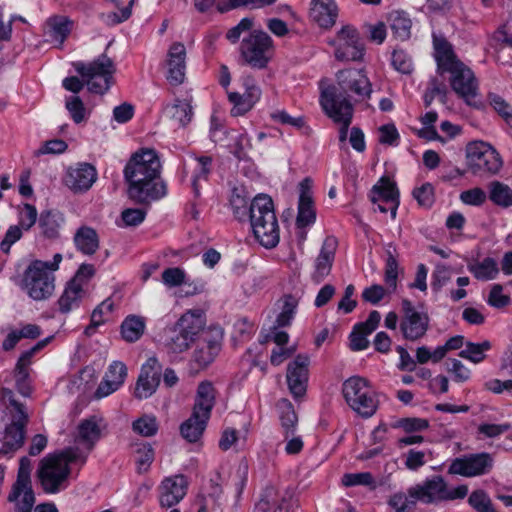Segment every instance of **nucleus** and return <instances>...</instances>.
I'll list each match as a JSON object with an SVG mask.
<instances>
[{
	"mask_svg": "<svg viewBox=\"0 0 512 512\" xmlns=\"http://www.w3.org/2000/svg\"><path fill=\"white\" fill-rule=\"evenodd\" d=\"M243 86L245 87L243 94L228 93V99L233 104L231 110L233 116H241L249 112L261 98V89L252 76L248 75L243 78Z\"/></svg>",
	"mask_w": 512,
	"mask_h": 512,
	"instance_id": "nucleus-19",
	"label": "nucleus"
},
{
	"mask_svg": "<svg viewBox=\"0 0 512 512\" xmlns=\"http://www.w3.org/2000/svg\"><path fill=\"white\" fill-rule=\"evenodd\" d=\"M65 107L75 123H81L86 118V108L78 96H70L66 99Z\"/></svg>",
	"mask_w": 512,
	"mask_h": 512,
	"instance_id": "nucleus-54",
	"label": "nucleus"
},
{
	"mask_svg": "<svg viewBox=\"0 0 512 512\" xmlns=\"http://www.w3.org/2000/svg\"><path fill=\"white\" fill-rule=\"evenodd\" d=\"M0 404L7 410L11 421L3 434L0 455L11 457L24 444L29 417L23 404L14 399V394L9 389H0Z\"/></svg>",
	"mask_w": 512,
	"mask_h": 512,
	"instance_id": "nucleus-5",
	"label": "nucleus"
},
{
	"mask_svg": "<svg viewBox=\"0 0 512 512\" xmlns=\"http://www.w3.org/2000/svg\"><path fill=\"white\" fill-rule=\"evenodd\" d=\"M311 184L312 181L309 178L303 179L299 184L300 196L296 224L300 228L311 225L316 220V212L314 209V202L311 193Z\"/></svg>",
	"mask_w": 512,
	"mask_h": 512,
	"instance_id": "nucleus-25",
	"label": "nucleus"
},
{
	"mask_svg": "<svg viewBox=\"0 0 512 512\" xmlns=\"http://www.w3.org/2000/svg\"><path fill=\"white\" fill-rule=\"evenodd\" d=\"M490 348L491 344L489 341H483L482 343L467 342L465 349L459 353V356L473 363H480L485 359V352Z\"/></svg>",
	"mask_w": 512,
	"mask_h": 512,
	"instance_id": "nucleus-48",
	"label": "nucleus"
},
{
	"mask_svg": "<svg viewBox=\"0 0 512 512\" xmlns=\"http://www.w3.org/2000/svg\"><path fill=\"white\" fill-rule=\"evenodd\" d=\"M486 198L485 191L478 187L463 191L460 195V199L469 205H481L485 202Z\"/></svg>",
	"mask_w": 512,
	"mask_h": 512,
	"instance_id": "nucleus-64",
	"label": "nucleus"
},
{
	"mask_svg": "<svg viewBox=\"0 0 512 512\" xmlns=\"http://www.w3.org/2000/svg\"><path fill=\"white\" fill-rule=\"evenodd\" d=\"M197 162V172L192 180V188L195 196L200 195V186L199 183L201 180L206 181L207 176L211 170L212 158L210 156H201L196 159Z\"/></svg>",
	"mask_w": 512,
	"mask_h": 512,
	"instance_id": "nucleus-49",
	"label": "nucleus"
},
{
	"mask_svg": "<svg viewBox=\"0 0 512 512\" xmlns=\"http://www.w3.org/2000/svg\"><path fill=\"white\" fill-rule=\"evenodd\" d=\"M205 318L201 311H188L183 314L174 326L173 336L166 346L171 353H182L198 339L203 332Z\"/></svg>",
	"mask_w": 512,
	"mask_h": 512,
	"instance_id": "nucleus-9",
	"label": "nucleus"
},
{
	"mask_svg": "<svg viewBox=\"0 0 512 512\" xmlns=\"http://www.w3.org/2000/svg\"><path fill=\"white\" fill-rule=\"evenodd\" d=\"M126 377V365L121 361L112 362L95 392L96 397H106L115 392L120 386H122Z\"/></svg>",
	"mask_w": 512,
	"mask_h": 512,
	"instance_id": "nucleus-26",
	"label": "nucleus"
},
{
	"mask_svg": "<svg viewBox=\"0 0 512 512\" xmlns=\"http://www.w3.org/2000/svg\"><path fill=\"white\" fill-rule=\"evenodd\" d=\"M146 216V211L139 208H127L122 211L121 218L125 226H138Z\"/></svg>",
	"mask_w": 512,
	"mask_h": 512,
	"instance_id": "nucleus-63",
	"label": "nucleus"
},
{
	"mask_svg": "<svg viewBox=\"0 0 512 512\" xmlns=\"http://www.w3.org/2000/svg\"><path fill=\"white\" fill-rule=\"evenodd\" d=\"M154 460V450L149 444H142L136 450L135 463L139 474L146 473Z\"/></svg>",
	"mask_w": 512,
	"mask_h": 512,
	"instance_id": "nucleus-50",
	"label": "nucleus"
},
{
	"mask_svg": "<svg viewBox=\"0 0 512 512\" xmlns=\"http://www.w3.org/2000/svg\"><path fill=\"white\" fill-rule=\"evenodd\" d=\"M275 54L274 41L263 30L255 29L242 38L239 61L252 69H266Z\"/></svg>",
	"mask_w": 512,
	"mask_h": 512,
	"instance_id": "nucleus-6",
	"label": "nucleus"
},
{
	"mask_svg": "<svg viewBox=\"0 0 512 512\" xmlns=\"http://www.w3.org/2000/svg\"><path fill=\"white\" fill-rule=\"evenodd\" d=\"M417 502L418 500L410 498L409 493L402 492L395 493L388 500L389 506L395 512H410Z\"/></svg>",
	"mask_w": 512,
	"mask_h": 512,
	"instance_id": "nucleus-53",
	"label": "nucleus"
},
{
	"mask_svg": "<svg viewBox=\"0 0 512 512\" xmlns=\"http://www.w3.org/2000/svg\"><path fill=\"white\" fill-rule=\"evenodd\" d=\"M392 65L397 71L403 74H410L413 70L412 60L403 50H394L392 54Z\"/></svg>",
	"mask_w": 512,
	"mask_h": 512,
	"instance_id": "nucleus-58",
	"label": "nucleus"
},
{
	"mask_svg": "<svg viewBox=\"0 0 512 512\" xmlns=\"http://www.w3.org/2000/svg\"><path fill=\"white\" fill-rule=\"evenodd\" d=\"M95 268L92 264H82L70 282L79 285L86 291L89 280L94 276Z\"/></svg>",
	"mask_w": 512,
	"mask_h": 512,
	"instance_id": "nucleus-61",
	"label": "nucleus"
},
{
	"mask_svg": "<svg viewBox=\"0 0 512 512\" xmlns=\"http://www.w3.org/2000/svg\"><path fill=\"white\" fill-rule=\"evenodd\" d=\"M468 486L451 487L440 475H434L408 489L410 498L427 505L464 499L468 495Z\"/></svg>",
	"mask_w": 512,
	"mask_h": 512,
	"instance_id": "nucleus-7",
	"label": "nucleus"
},
{
	"mask_svg": "<svg viewBox=\"0 0 512 512\" xmlns=\"http://www.w3.org/2000/svg\"><path fill=\"white\" fill-rule=\"evenodd\" d=\"M7 499L15 504V510L32 511L36 501L32 484L25 483L18 486V483H14Z\"/></svg>",
	"mask_w": 512,
	"mask_h": 512,
	"instance_id": "nucleus-32",
	"label": "nucleus"
},
{
	"mask_svg": "<svg viewBox=\"0 0 512 512\" xmlns=\"http://www.w3.org/2000/svg\"><path fill=\"white\" fill-rule=\"evenodd\" d=\"M165 110L174 122V126L178 127L186 126L193 116L192 106L185 100H176L173 105L167 106Z\"/></svg>",
	"mask_w": 512,
	"mask_h": 512,
	"instance_id": "nucleus-40",
	"label": "nucleus"
},
{
	"mask_svg": "<svg viewBox=\"0 0 512 512\" xmlns=\"http://www.w3.org/2000/svg\"><path fill=\"white\" fill-rule=\"evenodd\" d=\"M434 49L438 73H449L452 90L471 105L478 92V82L474 73L457 58L451 44L444 38L434 37Z\"/></svg>",
	"mask_w": 512,
	"mask_h": 512,
	"instance_id": "nucleus-2",
	"label": "nucleus"
},
{
	"mask_svg": "<svg viewBox=\"0 0 512 512\" xmlns=\"http://www.w3.org/2000/svg\"><path fill=\"white\" fill-rule=\"evenodd\" d=\"M330 44L335 47L334 55L338 61H361L364 56V44L357 30L352 26H344Z\"/></svg>",
	"mask_w": 512,
	"mask_h": 512,
	"instance_id": "nucleus-15",
	"label": "nucleus"
},
{
	"mask_svg": "<svg viewBox=\"0 0 512 512\" xmlns=\"http://www.w3.org/2000/svg\"><path fill=\"white\" fill-rule=\"evenodd\" d=\"M281 312L276 318L274 329L289 326L298 306V300L292 295H285L282 298Z\"/></svg>",
	"mask_w": 512,
	"mask_h": 512,
	"instance_id": "nucleus-46",
	"label": "nucleus"
},
{
	"mask_svg": "<svg viewBox=\"0 0 512 512\" xmlns=\"http://www.w3.org/2000/svg\"><path fill=\"white\" fill-rule=\"evenodd\" d=\"M502 159L496 149L484 141H472L466 146V165L475 176H490L499 172Z\"/></svg>",
	"mask_w": 512,
	"mask_h": 512,
	"instance_id": "nucleus-10",
	"label": "nucleus"
},
{
	"mask_svg": "<svg viewBox=\"0 0 512 512\" xmlns=\"http://www.w3.org/2000/svg\"><path fill=\"white\" fill-rule=\"evenodd\" d=\"M224 134L230 140L227 144L230 152L239 160L246 157L245 146L249 140L246 133H240L235 130L225 131Z\"/></svg>",
	"mask_w": 512,
	"mask_h": 512,
	"instance_id": "nucleus-47",
	"label": "nucleus"
},
{
	"mask_svg": "<svg viewBox=\"0 0 512 512\" xmlns=\"http://www.w3.org/2000/svg\"><path fill=\"white\" fill-rule=\"evenodd\" d=\"M381 320V315L378 311L373 310L370 312L368 319L365 322L358 323L354 326L350 334V348L353 351H361L369 346L367 336L376 330Z\"/></svg>",
	"mask_w": 512,
	"mask_h": 512,
	"instance_id": "nucleus-27",
	"label": "nucleus"
},
{
	"mask_svg": "<svg viewBox=\"0 0 512 512\" xmlns=\"http://www.w3.org/2000/svg\"><path fill=\"white\" fill-rule=\"evenodd\" d=\"M336 249L337 240L332 236L326 237L322 244L320 253L315 259L314 272L311 275L312 280L315 283H321L330 274L335 259Z\"/></svg>",
	"mask_w": 512,
	"mask_h": 512,
	"instance_id": "nucleus-22",
	"label": "nucleus"
},
{
	"mask_svg": "<svg viewBox=\"0 0 512 512\" xmlns=\"http://www.w3.org/2000/svg\"><path fill=\"white\" fill-rule=\"evenodd\" d=\"M63 221L64 218L59 212L51 210L42 212L38 222L41 235L48 239L58 238Z\"/></svg>",
	"mask_w": 512,
	"mask_h": 512,
	"instance_id": "nucleus-36",
	"label": "nucleus"
},
{
	"mask_svg": "<svg viewBox=\"0 0 512 512\" xmlns=\"http://www.w3.org/2000/svg\"><path fill=\"white\" fill-rule=\"evenodd\" d=\"M468 503L476 512L495 511L489 496L483 490L473 491L468 498Z\"/></svg>",
	"mask_w": 512,
	"mask_h": 512,
	"instance_id": "nucleus-51",
	"label": "nucleus"
},
{
	"mask_svg": "<svg viewBox=\"0 0 512 512\" xmlns=\"http://www.w3.org/2000/svg\"><path fill=\"white\" fill-rule=\"evenodd\" d=\"M220 350V343L218 341L204 340V343L194 351L193 361L197 364L198 368L204 369L213 362L215 356Z\"/></svg>",
	"mask_w": 512,
	"mask_h": 512,
	"instance_id": "nucleus-42",
	"label": "nucleus"
},
{
	"mask_svg": "<svg viewBox=\"0 0 512 512\" xmlns=\"http://www.w3.org/2000/svg\"><path fill=\"white\" fill-rule=\"evenodd\" d=\"M489 199L496 205L507 208L512 206V189L499 181L489 184Z\"/></svg>",
	"mask_w": 512,
	"mask_h": 512,
	"instance_id": "nucleus-45",
	"label": "nucleus"
},
{
	"mask_svg": "<svg viewBox=\"0 0 512 512\" xmlns=\"http://www.w3.org/2000/svg\"><path fill=\"white\" fill-rule=\"evenodd\" d=\"M388 23L396 39L406 41L410 38L412 21L406 12L392 11L388 15Z\"/></svg>",
	"mask_w": 512,
	"mask_h": 512,
	"instance_id": "nucleus-35",
	"label": "nucleus"
},
{
	"mask_svg": "<svg viewBox=\"0 0 512 512\" xmlns=\"http://www.w3.org/2000/svg\"><path fill=\"white\" fill-rule=\"evenodd\" d=\"M342 484L347 487L356 485L373 486L374 478L370 472L348 473L343 475Z\"/></svg>",
	"mask_w": 512,
	"mask_h": 512,
	"instance_id": "nucleus-57",
	"label": "nucleus"
},
{
	"mask_svg": "<svg viewBox=\"0 0 512 512\" xmlns=\"http://www.w3.org/2000/svg\"><path fill=\"white\" fill-rule=\"evenodd\" d=\"M248 211L255 238L265 248L276 247L280 236L272 198L266 194L255 196Z\"/></svg>",
	"mask_w": 512,
	"mask_h": 512,
	"instance_id": "nucleus-4",
	"label": "nucleus"
},
{
	"mask_svg": "<svg viewBox=\"0 0 512 512\" xmlns=\"http://www.w3.org/2000/svg\"><path fill=\"white\" fill-rule=\"evenodd\" d=\"M430 318L428 314H412L410 317H402L400 330L408 341H417L423 338L429 328Z\"/></svg>",
	"mask_w": 512,
	"mask_h": 512,
	"instance_id": "nucleus-28",
	"label": "nucleus"
},
{
	"mask_svg": "<svg viewBox=\"0 0 512 512\" xmlns=\"http://www.w3.org/2000/svg\"><path fill=\"white\" fill-rule=\"evenodd\" d=\"M390 248H392V245H389V248L387 249L388 258L386 263V270H385V281L389 288H391L393 291L396 289L397 286V270H398V264L396 258L393 256Z\"/></svg>",
	"mask_w": 512,
	"mask_h": 512,
	"instance_id": "nucleus-59",
	"label": "nucleus"
},
{
	"mask_svg": "<svg viewBox=\"0 0 512 512\" xmlns=\"http://www.w3.org/2000/svg\"><path fill=\"white\" fill-rule=\"evenodd\" d=\"M185 58V46L180 42L173 43L169 49L167 60V80L171 85L177 86L183 83L186 69Z\"/></svg>",
	"mask_w": 512,
	"mask_h": 512,
	"instance_id": "nucleus-24",
	"label": "nucleus"
},
{
	"mask_svg": "<svg viewBox=\"0 0 512 512\" xmlns=\"http://www.w3.org/2000/svg\"><path fill=\"white\" fill-rule=\"evenodd\" d=\"M320 104L326 115L335 123L340 124L339 140L346 141L349 125L353 116L352 103L336 94L334 88H325L321 92Z\"/></svg>",
	"mask_w": 512,
	"mask_h": 512,
	"instance_id": "nucleus-13",
	"label": "nucleus"
},
{
	"mask_svg": "<svg viewBox=\"0 0 512 512\" xmlns=\"http://www.w3.org/2000/svg\"><path fill=\"white\" fill-rule=\"evenodd\" d=\"M68 145L60 139L46 141L42 146L34 151V156L39 157L44 154H60L66 151Z\"/></svg>",
	"mask_w": 512,
	"mask_h": 512,
	"instance_id": "nucleus-60",
	"label": "nucleus"
},
{
	"mask_svg": "<svg viewBox=\"0 0 512 512\" xmlns=\"http://www.w3.org/2000/svg\"><path fill=\"white\" fill-rule=\"evenodd\" d=\"M185 279V273L178 267L167 268L162 272V281L169 287L180 286Z\"/></svg>",
	"mask_w": 512,
	"mask_h": 512,
	"instance_id": "nucleus-62",
	"label": "nucleus"
},
{
	"mask_svg": "<svg viewBox=\"0 0 512 512\" xmlns=\"http://www.w3.org/2000/svg\"><path fill=\"white\" fill-rule=\"evenodd\" d=\"M73 22L65 16H53L47 20L51 39L61 46L71 32Z\"/></svg>",
	"mask_w": 512,
	"mask_h": 512,
	"instance_id": "nucleus-38",
	"label": "nucleus"
},
{
	"mask_svg": "<svg viewBox=\"0 0 512 512\" xmlns=\"http://www.w3.org/2000/svg\"><path fill=\"white\" fill-rule=\"evenodd\" d=\"M86 291L81 289L79 285L72 282H68L64 292L58 300L59 310L62 313H68L74 307L78 306L82 297H84Z\"/></svg>",
	"mask_w": 512,
	"mask_h": 512,
	"instance_id": "nucleus-41",
	"label": "nucleus"
},
{
	"mask_svg": "<svg viewBox=\"0 0 512 512\" xmlns=\"http://www.w3.org/2000/svg\"><path fill=\"white\" fill-rule=\"evenodd\" d=\"M338 16V8L334 0H312L311 19L321 28H331Z\"/></svg>",
	"mask_w": 512,
	"mask_h": 512,
	"instance_id": "nucleus-29",
	"label": "nucleus"
},
{
	"mask_svg": "<svg viewBox=\"0 0 512 512\" xmlns=\"http://www.w3.org/2000/svg\"><path fill=\"white\" fill-rule=\"evenodd\" d=\"M38 217L35 206L25 203L19 210V227L26 231L30 230L36 223Z\"/></svg>",
	"mask_w": 512,
	"mask_h": 512,
	"instance_id": "nucleus-56",
	"label": "nucleus"
},
{
	"mask_svg": "<svg viewBox=\"0 0 512 512\" xmlns=\"http://www.w3.org/2000/svg\"><path fill=\"white\" fill-rule=\"evenodd\" d=\"M493 457L486 452L456 458L449 466V473L465 477L487 474L493 467Z\"/></svg>",
	"mask_w": 512,
	"mask_h": 512,
	"instance_id": "nucleus-16",
	"label": "nucleus"
},
{
	"mask_svg": "<svg viewBox=\"0 0 512 512\" xmlns=\"http://www.w3.org/2000/svg\"><path fill=\"white\" fill-rule=\"evenodd\" d=\"M54 281L55 277L51 272L47 271V265L44 264V261L35 260L26 268L21 288L32 299L41 301L53 294L55 288Z\"/></svg>",
	"mask_w": 512,
	"mask_h": 512,
	"instance_id": "nucleus-11",
	"label": "nucleus"
},
{
	"mask_svg": "<svg viewBox=\"0 0 512 512\" xmlns=\"http://www.w3.org/2000/svg\"><path fill=\"white\" fill-rule=\"evenodd\" d=\"M468 270L476 279L482 281L495 279L499 273L497 262L490 257H486L482 261L470 263L468 265Z\"/></svg>",
	"mask_w": 512,
	"mask_h": 512,
	"instance_id": "nucleus-39",
	"label": "nucleus"
},
{
	"mask_svg": "<svg viewBox=\"0 0 512 512\" xmlns=\"http://www.w3.org/2000/svg\"><path fill=\"white\" fill-rule=\"evenodd\" d=\"M208 419L209 418L192 412L191 416L180 426V432L183 438L191 443L197 442L206 428Z\"/></svg>",
	"mask_w": 512,
	"mask_h": 512,
	"instance_id": "nucleus-37",
	"label": "nucleus"
},
{
	"mask_svg": "<svg viewBox=\"0 0 512 512\" xmlns=\"http://www.w3.org/2000/svg\"><path fill=\"white\" fill-rule=\"evenodd\" d=\"M145 322L139 316H128L121 324V334L125 341L135 342L144 333Z\"/></svg>",
	"mask_w": 512,
	"mask_h": 512,
	"instance_id": "nucleus-44",
	"label": "nucleus"
},
{
	"mask_svg": "<svg viewBox=\"0 0 512 512\" xmlns=\"http://www.w3.org/2000/svg\"><path fill=\"white\" fill-rule=\"evenodd\" d=\"M334 88L336 94L348 99L353 96L356 100H365L370 98L372 93V84L367 77L364 69L347 68L336 73V84L328 86Z\"/></svg>",
	"mask_w": 512,
	"mask_h": 512,
	"instance_id": "nucleus-12",
	"label": "nucleus"
},
{
	"mask_svg": "<svg viewBox=\"0 0 512 512\" xmlns=\"http://www.w3.org/2000/svg\"><path fill=\"white\" fill-rule=\"evenodd\" d=\"M77 249L85 255H93L99 248V237L95 229L81 226L74 235Z\"/></svg>",
	"mask_w": 512,
	"mask_h": 512,
	"instance_id": "nucleus-33",
	"label": "nucleus"
},
{
	"mask_svg": "<svg viewBox=\"0 0 512 512\" xmlns=\"http://www.w3.org/2000/svg\"><path fill=\"white\" fill-rule=\"evenodd\" d=\"M343 396L347 404L362 417H371L377 410V401L368 389V381L362 377H350L343 383Z\"/></svg>",
	"mask_w": 512,
	"mask_h": 512,
	"instance_id": "nucleus-14",
	"label": "nucleus"
},
{
	"mask_svg": "<svg viewBox=\"0 0 512 512\" xmlns=\"http://www.w3.org/2000/svg\"><path fill=\"white\" fill-rule=\"evenodd\" d=\"M87 455L82 454L77 447H68L64 450L48 454L39 463L37 478L45 493L55 494L68 487L71 474L70 465L79 462L84 465Z\"/></svg>",
	"mask_w": 512,
	"mask_h": 512,
	"instance_id": "nucleus-3",
	"label": "nucleus"
},
{
	"mask_svg": "<svg viewBox=\"0 0 512 512\" xmlns=\"http://www.w3.org/2000/svg\"><path fill=\"white\" fill-rule=\"evenodd\" d=\"M309 364L310 356L308 354H298L287 365L286 380L288 388L295 398H300L306 393Z\"/></svg>",
	"mask_w": 512,
	"mask_h": 512,
	"instance_id": "nucleus-17",
	"label": "nucleus"
},
{
	"mask_svg": "<svg viewBox=\"0 0 512 512\" xmlns=\"http://www.w3.org/2000/svg\"><path fill=\"white\" fill-rule=\"evenodd\" d=\"M162 366L155 357H150L141 367L134 395L137 399H146L155 393L160 384Z\"/></svg>",
	"mask_w": 512,
	"mask_h": 512,
	"instance_id": "nucleus-18",
	"label": "nucleus"
},
{
	"mask_svg": "<svg viewBox=\"0 0 512 512\" xmlns=\"http://www.w3.org/2000/svg\"><path fill=\"white\" fill-rule=\"evenodd\" d=\"M97 179L94 166L88 163H79L69 167L64 177V184L74 193L88 191Z\"/></svg>",
	"mask_w": 512,
	"mask_h": 512,
	"instance_id": "nucleus-20",
	"label": "nucleus"
},
{
	"mask_svg": "<svg viewBox=\"0 0 512 512\" xmlns=\"http://www.w3.org/2000/svg\"><path fill=\"white\" fill-rule=\"evenodd\" d=\"M273 512H291L290 501L285 497H278L277 490L274 487H267L264 490L262 498L256 504L259 512H268L272 506H275Z\"/></svg>",
	"mask_w": 512,
	"mask_h": 512,
	"instance_id": "nucleus-34",
	"label": "nucleus"
},
{
	"mask_svg": "<svg viewBox=\"0 0 512 512\" xmlns=\"http://www.w3.org/2000/svg\"><path fill=\"white\" fill-rule=\"evenodd\" d=\"M370 200L372 203L384 202L389 205L391 217H396L397 209L399 206V191L395 182L391 181L388 177H382L377 184H375L370 193Z\"/></svg>",
	"mask_w": 512,
	"mask_h": 512,
	"instance_id": "nucleus-23",
	"label": "nucleus"
},
{
	"mask_svg": "<svg viewBox=\"0 0 512 512\" xmlns=\"http://www.w3.org/2000/svg\"><path fill=\"white\" fill-rule=\"evenodd\" d=\"M73 67L92 93L104 94L113 84L116 68L112 59L106 54L100 55L90 63L74 62Z\"/></svg>",
	"mask_w": 512,
	"mask_h": 512,
	"instance_id": "nucleus-8",
	"label": "nucleus"
},
{
	"mask_svg": "<svg viewBox=\"0 0 512 512\" xmlns=\"http://www.w3.org/2000/svg\"><path fill=\"white\" fill-rule=\"evenodd\" d=\"M132 427L135 432L145 437L155 435L158 430L156 418L148 415L142 416L135 420L132 424Z\"/></svg>",
	"mask_w": 512,
	"mask_h": 512,
	"instance_id": "nucleus-52",
	"label": "nucleus"
},
{
	"mask_svg": "<svg viewBox=\"0 0 512 512\" xmlns=\"http://www.w3.org/2000/svg\"><path fill=\"white\" fill-rule=\"evenodd\" d=\"M216 390L210 381H202L199 383L193 412L210 418L211 410L215 404Z\"/></svg>",
	"mask_w": 512,
	"mask_h": 512,
	"instance_id": "nucleus-30",
	"label": "nucleus"
},
{
	"mask_svg": "<svg viewBox=\"0 0 512 512\" xmlns=\"http://www.w3.org/2000/svg\"><path fill=\"white\" fill-rule=\"evenodd\" d=\"M254 26V19L250 17L243 18L236 26L230 28L226 33V38L232 44H235L239 41L240 37L247 33L252 32V28Z\"/></svg>",
	"mask_w": 512,
	"mask_h": 512,
	"instance_id": "nucleus-55",
	"label": "nucleus"
},
{
	"mask_svg": "<svg viewBox=\"0 0 512 512\" xmlns=\"http://www.w3.org/2000/svg\"><path fill=\"white\" fill-rule=\"evenodd\" d=\"M128 197L139 204L149 205L167 194L161 178L160 159L153 149H142L130 157L124 168Z\"/></svg>",
	"mask_w": 512,
	"mask_h": 512,
	"instance_id": "nucleus-1",
	"label": "nucleus"
},
{
	"mask_svg": "<svg viewBox=\"0 0 512 512\" xmlns=\"http://www.w3.org/2000/svg\"><path fill=\"white\" fill-rule=\"evenodd\" d=\"M188 481L183 475L166 477L159 487L161 507L170 508L178 504L186 495Z\"/></svg>",
	"mask_w": 512,
	"mask_h": 512,
	"instance_id": "nucleus-21",
	"label": "nucleus"
},
{
	"mask_svg": "<svg viewBox=\"0 0 512 512\" xmlns=\"http://www.w3.org/2000/svg\"><path fill=\"white\" fill-rule=\"evenodd\" d=\"M277 406L280 413L281 425L285 430V437L293 436L295 426L298 422V417L293 405L289 400L281 399Z\"/></svg>",
	"mask_w": 512,
	"mask_h": 512,
	"instance_id": "nucleus-43",
	"label": "nucleus"
},
{
	"mask_svg": "<svg viewBox=\"0 0 512 512\" xmlns=\"http://www.w3.org/2000/svg\"><path fill=\"white\" fill-rule=\"evenodd\" d=\"M101 437V429L99 426V420L95 416H91L85 420H83L78 426V436L77 439L79 442L83 443L85 446L88 456V453L94 448L96 442Z\"/></svg>",
	"mask_w": 512,
	"mask_h": 512,
	"instance_id": "nucleus-31",
	"label": "nucleus"
}]
</instances>
